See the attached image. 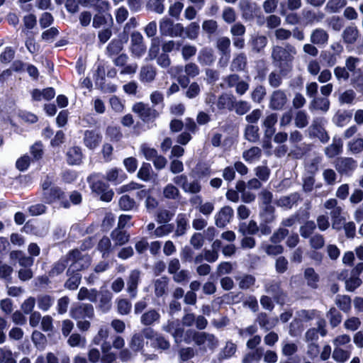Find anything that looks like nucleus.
I'll list each match as a JSON object with an SVG mask.
<instances>
[{
  "label": "nucleus",
  "instance_id": "57",
  "mask_svg": "<svg viewBox=\"0 0 363 363\" xmlns=\"http://www.w3.org/2000/svg\"><path fill=\"white\" fill-rule=\"evenodd\" d=\"M335 303L337 307L345 313H348L351 309V298L348 296H337Z\"/></svg>",
  "mask_w": 363,
  "mask_h": 363
},
{
  "label": "nucleus",
  "instance_id": "52",
  "mask_svg": "<svg viewBox=\"0 0 363 363\" xmlns=\"http://www.w3.org/2000/svg\"><path fill=\"white\" fill-rule=\"evenodd\" d=\"M308 124V116L305 111L299 110L294 116V125L298 128H304Z\"/></svg>",
  "mask_w": 363,
  "mask_h": 363
},
{
  "label": "nucleus",
  "instance_id": "39",
  "mask_svg": "<svg viewBox=\"0 0 363 363\" xmlns=\"http://www.w3.org/2000/svg\"><path fill=\"white\" fill-rule=\"evenodd\" d=\"M199 62L205 66L211 65L215 61L213 51L210 48H203L198 55Z\"/></svg>",
  "mask_w": 363,
  "mask_h": 363
},
{
  "label": "nucleus",
  "instance_id": "30",
  "mask_svg": "<svg viewBox=\"0 0 363 363\" xmlns=\"http://www.w3.org/2000/svg\"><path fill=\"white\" fill-rule=\"evenodd\" d=\"M359 37V30L354 26H350L345 28L342 31V38L344 43L347 44H353Z\"/></svg>",
  "mask_w": 363,
  "mask_h": 363
},
{
  "label": "nucleus",
  "instance_id": "54",
  "mask_svg": "<svg viewBox=\"0 0 363 363\" xmlns=\"http://www.w3.org/2000/svg\"><path fill=\"white\" fill-rule=\"evenodd\" d=\"M237 346L235 343L228 341L226 342L224 348L219 353L218 359L223 360L231 357L236 352Z\"/></svg>",
  "mask_w": 363,
  "mask_h": 363
},
{
  "label": "nucleus",
  "instance_id": "37",
  "mask_svg": "<svg viewBox=\"0 0 363 363\" xmlns=\"http://www.w3.org/2000/svg\"><path fill=\"white\" fill-rule=\"evenodd\" d=\"M230 40L229 38L223 36L220 37L216 40V48L219 50V52L224 56H226L227 58L225 60V64L226 65L228 60V57L230 56Z\"/></svg>",
  "mask_w": 363,
  "mask_h": 363
},
{
  "label": "nucleus",
  "instance_id": "14",
  "mask_svg": "<svg viewBox=\"0 0 363 363\" xmlns=\"http://www.w3.org/2000/svg\"><path fill=\"white\" fill-rule=\"evenodd\" d=\"M102 140L101 134L96 130H86L84 133V144L89 150L96 148Z\"/></svg>",
  "mask_w": 363,
  "mask_h": 363
},
{
  "label": "nucleus",
  "instance_id": "60",
  "mask_svg": "<svg viewBox=\"0 0 363 363\" xmlns=\"http://www.w3.org/2000/svg\"><path fill=\"white\" fill-rule=\"evenodd\" d=\"M347 4V0H329L325 10L329 13H337Z\"/></svg>",
  "mask_w": 363,
  "mask_h": 363
},
{
  "label": "nucleus",
  "instance_id": "17",
  "mask_svg": "<svg viewBox=\"0 0 363 363\" xmlns=\"http://www.w3.org/2000/svg\"><path fill=\"white\" fill-rule=\"evenodd\" d=\"M330 102L326 97H314L310 102L308 108L311 112L320 111L326 113L330 108Z\"/></svg>",
  "mask_w": 363,
  "mask_h": 363
},
{
  "label": "nucleus",
  "instance_id": "29",
  "mask_svg": "<svg viewBox=\"0 0 363 363\" xmlns=\"http://www.w3.org/2000/svg\"><path fill=\"white\" fill-rule=\"evenodd\" d=\"M235 99V98L233 95L223 94L219 96L216 106L220 110L228 109L229 111H233Z\"/></svg>",
  "mask_w": 363,
  "mask_h": 363
},
{
  "label": "nucleus",
  "instance_id": "22",
  "mask_svg": "<svg viewBox=\"0 0 363 363\" xmlns=\"http://www.w3.org/2000/svg\"><path fill=\"white\" fill-rule=\"evenodd\" d=\"M175 222L176 229L174 236L180 237L184 235L189 228V221L185 213H179L176 218Z\"/></svg>",
  "mask_w": 363,
  "mask_h": 363
},
{
  "label": "nucleus",
  "instance_id": "53",
  "mask_svg": "<svg viewBox=\"0 0 363 363\" xmlns=\"http://www.w3.org/2000/svg\"><path fill=\"white\" fill-rule=\"evenodd\" d=\"M67 254L62 257L59 261H57L53 265L52 269L50 272V275H57L64 272L67 267H69V262L67 260Z\"/></svg>",
  "mask_w": 363,
  "mask_h": 363
},
{
  "label": "nucleus",
  "instance_id": "8",
  "mask_svg": "<svg viewBox=\"0 0 363 363\" xmlns=\"http://www.w3.org/2000/svg\"><path fill=\"white\" fill-rule=\"evenodd\" d=\"M132 111L137 113L144 122H149L155 120L159 116V112L155 108L150 107L148 104L143 102H138L133 106Z\"/></svg>",
  "mask_w": 363,
  "mask_h": 363
},
{
  "label": "nucleus",
  "instance_id": "41",
  "mask_svg": "<svg viewBox=\"0 0 363 363\" xmlns=\"http://www.w3.org/2000/svg\"><path fill=\"white\" fill-rule=\"evenodd\" d=\"M247 65V57L244 53H239L235 56L230 63V69L233 72L243 70Z\"/></svg>",
  "mask_w": 363,
  "mask_h": 363
},
{
  "label": "nucleus",
  "instance_id": "55",
  "mask_svg": "<svg viewBox=\"0 0 363 363\" xmlns=\"http://www.w3.org/2000/svg\"><path fill=\"white\" fill-rule=\"evenodd\" d=\"M122 170L117 168H113L107 172L106 179L107 181L118 184L123 182L125 179V174H121Z\"/></svg>",
  "mask_w": 363,
  "mask_h": 363
},
{
  "label": "nucleus",
  "instance_id": "47",
  "mask_svg": "<svg viewBox=\"0 0 363 363\" xmlns=\"http://www.w3.org/2000/svg\"><path fill=\"white\" fill-rule=\"evenodd\" d=\"M262 155V150L258 147H252L242 152V158L247 162H252L259 160Z\"/></svg>",
  "mask_w": 363,
  "mask_h": 363
},
{
  "label": "nucleus",
  "instance_id": "13",
  "mask_svg": "<svg viewBox=\"0 0 363 363\" xmlns=\"http://www.w3.org/2000/svg\"><path fill=\"white\" fill-rule=\"evenodd\" d=\"M357 166V162L351 157H339L335 162V167L340 174H350Z\"/></svg>",
  "mask_w": 363,
  "mask_h": 363
},
{
  "label": "nucleus",
  "instance_id": "15",
  "mask_svg": "<svg viewBox=\"0 0 363 363\" xmlns=\"http://www.w3.org/2000/svg\"><path fill=\"white\" fill-rule=\"evenodd\" d=\"M98 296L99 297L97 305L98 310L102 313L108 312L112 307V293L108 289H104L99 291Z\"/></svg>",
  "mask_w": 363,
  "mask_h": 363
},
{
  "label": "nucleus",
  "instance_id": "56",
  "mask_svg": "<svg viewBox=\"0 0 363 363\" xmlns=\"http://www.w3.org/2000/svg\"><path fill=\"white\" fill-rule=\"evenodd\" d=\"M351 116V114L346 111H339L334 116L333 122L337 126L342 127L350 121Z\"/></svg>",
  "mask_w": 363,
  "mask_h": 363
},
{
  "label": "nucleus",
  "instance_id": "45",
  "mask_svg": "<svg viewBox=\"0 0 363 363\" xmlns=\"http://www.w3.org/2000/svg\"><path fill=\"white\" fill-rule=\"evenodd\" d=\"M304 278L307 281V284L313 288L318 287V282L319 281V276L312 267H308L304 271Z\"/></svg>",
  "mask_w": 363,
  "mask_h": 363
},
{
  "label": "nucleus",
  "instance_id": "44",
  "mask_svg": "<svg viewBox=\"0 0 363 363\" xmlns=\"http://www.w3.org/2000/svg\"><path fill=\"white\" fill-rule=\"evenodd\" d=\"M55 92L52 88H48L40 91L38 89H34L32 92V97L35 101H40L43 99L49 101L54 98Z\"/></svg>",
  "mask_w": 363,
  "mask_h": 363
},
{
  "label": "nucleus",
  "instance_id": "9",
  "mask_svg": "<svg viewBox=\"0 0 363 363\" xmlns=\"http://www.w3.org/2000/svg\"><path fill=\"white\" fill-rule=\"evenodd\" d=\"M130 51L137 58L141 57L146 52L143 37L138 31H134L130 35Z\"/></svg>",
  "mask_w": 363,
  "mask_h": 363
},
{
  "label": "nucleus",
  "instance_id": "38",
  "mask_svg": "<svg viewBox=\"0 0 363 363\" xmlns=\"http://www.w3.org/2000/svg\"><path fill=\"white\" fill-rule=\"evenodd\" d=\"M128 346L133 352H143L145 346L143 335L138 333H134L129 341Z\"/></svg>",
  "mask_w": 363,
  "mask_h": 363
},
{
  "label": "nucleus",
  "instance_id": "23",
  "mask_svg": "<svg viewBox=\"0 0 363 363\" xmlns=\"http://www.w3.org/2000/svg\"><path fill=\"white\" fill-rule=\"evenodd\" d=\"M111 238L113 242V247H116L127 243L129 240L130 235L127 232L116 228L111 233Z\"/></svg>",
  "mask_w": 363,
  "mask_h": 363
},
{
  "label": "nucleus",
  "instance_id": "34",
  "mask_svg": "<svg viewBox=\"0 0 363 363\" xmlns=\"http://www.w3.org/2000/svg\"><path fill=\"white\" fill-rule=\"evenodd\" d=\"M342 142L340 139L333 138V143L325 148V154L328 158L340 155L342 151Z\"/></svg>",
  "mask_w": 363,
  "mask_h": 363
},
{
  "label": "nucleus",
  "instance_id": "21",
  "mask_svg": "<svg viewBox=\"0 0 363 363\" xmlns=\"http://www.w3.org/2000/svg\"><path fill=\"white\" fill-rule=\"evenodd\" d=\"M301 196L298 193H293L288 196H284L276 200L275 203L281 208H291L298 203Z\"/></svg>",
  "mask_w": 363,
  "mask_h": 363
},
{
  "label": "nucleus",
  "instance_id": "7",
  "mask_svg": "<svg viewBox=\"0 0 363 363\" xmlns=\"http://www.w3.org/2000/svg\"><path fill=\"white\" fill-rule=\"evenodd\" d=\"M289 103V98L286 91L277 89L272 92L269 96V108L274 111L283 110Z\"/></svg>",
  "mask_w": 363,
  "mask_h": 363
},
{
  "label": "nucleus",
  "instance_id": "20",
  "mask_svg": "<svg viewBox=\"0 0 363 363\" xmlns=\"http://www.w3.org/2000/svg\"><path fill=\"white\" fill-rule=\"evenodd\" d=\"M264 288L265 291L272 295L277 301L284 299V294L280 287V283L279 281H269L265 284Z\"/></svg>",
  "mask_w": 363,
  "mask_h": 363
},
{
  "label": "nucleus",
  "instance_id": "24",
  "mask_svg": "<svg viewBox=\"0 0 363 363\" xmlns=\"http://www.w3.org/2000/svg\"><path fill=\"white\" fill-rule=\"evenodd\" d=\"M157 70L152 65H145L140 68L139 78L142 82L150 83L155 79Z\"/></svg>",
  "mask_w": 363,
  "mask_h": 363
},
{
  "label": "nucleus",
  "instance_id": "50",
  "mask_svg": "<svg viewBox=\"0 0 363 363\" xmlns=\"http://www.w3.org/2000/svg\"><path fill=\"white\" fill-rule=\"evenodd\" d=\"M245 138L251 143L258 141L259 138L258 126L247 125L245 129Z\"/></svg>",
  "mask_w": 363,
  "mask_h": 363
},
{
  "label": "nucleus",
  "instance_id": "48",
  "mask_svg": "<svg viewBox=\"0 0 363 363\" xmlns=\"http://www.w3.org/2000/svg\"><path fill=\"white\" fill-rule=\"evenodd\" d=\"M302 14L308 24H312L314 22H320L325 17V14L321 11L315 12L310 10H303Z\"/></svg>",
  "mask_w": 363,
  "mask_h": 363
},
{
  "label": "nucleus",
  "instance_id": "31",
  "mask_svg": "<svg viewBox=\"0 0 363 363\" xmlns=\"http://www.w3.org/2000/svg\"><path fill=\"white\" fill-rule=\"evenodd\" d=\"M324 208L330 211L331 218H336L342 213V206L338 205V202L335 199H330L325 201L323 204Z\"/></svg>",
  "mask_w": 363,
  "mask_h": 363
},
{
  "label": "nucleus",
  "instance_id": "40",
  "mask_svg": "<svg viewBox=\"0 0 363 363\" xmlns=\"http://www.w3.org/2000/svg\"><path fill=\"white\" fill-rule=\"evenodd\" d=\"M67 162L69 164H79L82 160V152L79 147H70L67 152Z\"/></svg>",
  "mask_w": 363,
  "mask_h": 363
},
{
  "label": "nucleus",
  "instance_id": "59",
  "mask_svg": "<svg viewBox=\"0 0 363 363\" xmlns=\"http://www.w3.org/2000/svg\"><path fill=\"white\" fill-rule=\"evenodd\" d=\"M165 0H148L147 3V9L154 11L156 13L162 14L165 10L164 4Z\"/></svg>",
  "mask_w": 363,
  "mask_h": 363
},
{
  "label": "nucleus",
  "instance_id": "2",
  "mask_svg": "<svg viewBox=\"0 0 363 363\" xmlns=\"http://www.w3.org/2000/svg\"><path fill=\"white\" fill-rule=\"evenodd\" d=\"M194 342L199 350L203 352L214 350L218 345V340L213 334L188 330L185 333L184 342L187 344Z\"/></svg>",
  "mask_w": 363,
  "mask_h": 363
},
{
  "label": "nucleus",
  "instance_id": "16",
  "mask_svg": "<svg viewBox=\"0 0 363 363\" xmlns=\"http://www.w3.org/2000/svg\"><path fill=\"white\" fill-rule=\"evenodd\" d=\"M278 117L275 113H271L267 115L262 121L264 128V135L267 139H270L275 133V125L277 123Z\"/></svg>",
  "mask_w": 363,
  "mask_h": 363
},
{
  "label": "nucleus",
  "instance_id": "49",
  "mask_svg": "<svg viewBox=\"0 0 363 363\" xmlns=\"http://www.w3.org/2000/svg\"><path fill=\"white\" fill-rule=\"evenodd\" d=\"M263 352L262 347H257L254 351L247 353L242 359V363L259 362L263 355Z\"/></svg>",
  "mask_w": 363,
  "mask_h": 363
},
{
  "label": "nucleus",
  "instance_id": "3",
  "mask_svg": "<svg viewBox=\"0 0 363 363\" xmlns=\"http://www.w3.org/2000/svg\"><path fill=\"white\" fill-rule=\"evenodd\" d=\"M69 267L67 271V275L78 273L80 271L87 269L91 264V257L82 253L77 249L71 250L67 253Z\"/></svg>",
  "mask_w": 363,
  "mask_h": 363
},
{
  "label": "nucleus",
  "instance_id": "43",
  "mask_svg": "<svg viewBox=\"0 0 363 363\" xmlns=\"http://www.w3.org/2000/svg\"><path fill=\"white\" fill-rule=\"evenodd\" d=\"M257 321L262 328L269 330L277 324L278 319L270 320L267 313H260L257 316Z\"/></svg>",
  "mask_w": 363,
  "mask_h": 363
},
{
  "label": "nucleus",
  "instance_id": "11",
  "mask_svg": "<svg viewBox=\"0 0 363 363\" xmlns=\"http://www.w3.org/2000/svg\"><path fill=\"white\" fill-rule=\"evenodd\" d=\"M44 199L49 203H53L57 200L60 201L61 206L65 208L70 206L69 202L66 199L65 192L57 186H53L52 189L45 191L43 194Z\"/></svg>",
  "mask_w": 363,
  "mask_h": 363
},
{
  "label": "nucleus",
  "instance_id": "26",
  "mask_svg": "<svg viewBox=\"0 0 363 363\" xmlns=\"http://www.w3.org/2000/svg\"><path fill=\"white\" fill-rule=\"evenodd\" d=\"M260 248L269 256H277L284 252V247L278 243L262 242Z\"/></svg>",
  "mask_w": 363,
  "mask_h": 363
},
{
  "label": "nucleus",
  "instance_id": "64",
  "mask_svg": "<svg viewBox=\"0 0 363 363\" xmlns=\"http://www.w3.org/2000/svg\"><path fill=\"white\" fill-rule=\"evenodd\" d=\"M46 363H70L69 357L65 354L60 355V358L53 352H48L45 357Z\"/></svg>",
  "mask_w": 363,
  "mask_h": 363
},
{
  "label": "nucleus",
  "instance_id": "28",
  "mask_svg": "<svg viewBox=\"0 0 363 363\" xmlns=\"http://www.w3.org/2000/svg\"><path fill=\"white\" fill-rule=\"evenodd\" d=\"M352 345L347 346V349L334 348L333 352V359L338 363H344L347 361L351 355Z\"/></svg>",
  "mask_w": 363,
  "mask_h": 363
},
{
  "label": "nucleus",
  "instance_id": "1",
  "mask_svg": "<svg viewBox=\"0 0 363 363\" xmlns=\"http://www.w3.org/2000/svg\"><path fill=\"white\" fill-rule=\"evenodd\" d=\"M297 54V50L291 43H285L283 45H274L272 48L271 57L272 63L283 72L287 68L291 67V64Z\"/></svg>",
  "mask_w": 363,
  "mask_h": 363
},
{
  "label": "nucleus",
  "instance_id": "61",
  "mask_svg": "<svg viewBox=\"0 0 363 363\" xmlns=\"http://www.w3.org/2000/svg\"><path fill=\"white\" fill-rule=\"evenodd\" d=\"M327 318L329 319L332 328L337 327L342 321V315L335 308H331L327 313Z\"/></svg>",
  "mask_w": 363,
  "mask_h": 363
},
{
  "label": "nucleus",
  "instance_id": "62",
  "mask_svg": "<svg viewBox=\"0 0 363 363\" xmlns=\"http://www.w3.org/2000/svg\"><path fill=\"white\" fill-rule=\"evenodd\" d=\"M288 235L289 230L285 228L280 227L272 233L269 241L272 243L279 244Z\"/></svg>",
  "mask_w": 363,
  "mask_h": 363
},
{
  "label": "nucleus",
  "instance_id": "63",
  "mask_svg": "<svg viewBox=\"0 0 363 363\" xmlns=\"http://www.w3.org/2000/svg\"><path fill=\"white\" fill-rule=\"evenodd\" d=\"M0 363H17L10 349L5 347L0 348Z\"/></svg>",
  "mask_w": 363,
  "mask_h": 363
},
{
  "label": "nucleus",
  "instance_id": "5",
  "mask_svg": "<svg viewBox=\"0 0 363 363\" xmlns=\"http://www.w3.org/2000/svg\"><path fill=\"white\" fill-rule=\"evenodd\" d=\"M160 32L162 35L169 37H181L184 31V28L181 23H174L168 18H163L159 24Z\"/></svg>",
  "mask_w": 363,
  "mask_h": 363
},
{
  "label": "nucleus",
  "instance_id": "10",
  "mask_svg": "<svg viewBox=\"0 0 363 363\" xmlns=\"http://www.w3.org/2000/svg\"><path fill=\"white\" fill-rule=\"evenodd\" d=\"M69 315L75 320L85 318L92 319L94 316V308L90 303H81L70 309Z\"/></svg>",
  "mask_w": 363,
  "mask_h": 363
},
{
  "label": "nucleus",
  "instance_id": "18",
  "mask_svg": "<svg viewBox=\"0 0 363 363\" xmlns=\"http://www.w3.org/2000/svg\"><path fill=\"white\" fill-rule=\"evenodd\" d=\"M140 278V272L134 269L130 272L127 280V291L132 298H135L137 294V288Z\"/></svg>",
  "mask_w": 363,
  "mask_h": 363
},
{
  "label": "nucleus",
  "instance_id": "4",
  "mask_svg": "<svg viewBox=\"0 0 363 363\" xmlns=\"http://www.w3.org/2000/svg\"><path fill=\"white\" fill-rule=\"evenodd\" d=\"M325 120L323 117H315L313 119L307 132L311 138H318L321 143L328 142L330 137L325 129Z\"/></svg>",
  "mask_w": 363,
  "mask_h": 363
},
{
  "label": "nucleus",
  "instance_id": "42",
  "mask_svg": "<svg viewBox=\"0 0 363 363\" xmlns=\"http://www.w3.org/2000/svg\"><path fill=\"white\" fill-rule=\"evenodd\" d=\"M38 307L43 311H48L53 305L54 297L48 294H41L37 297Z\"/></svg>",
  "mask_w": 363,
  "mask_h": 363
},
{
  "label": "nucleus",
  "instance_id": "51",
  "mask_svg": "<svg viewBox=\"0 0 363 363\" xmlns=\"http://www.w3.org/2000/svg\"><path fill=\"white\" fill-rule=\"evenodd\" d=\"M359 62V59L355 57L350 56L346 59L345 67L350 74H352V77L356 76L360 72V69L357 68Z\"/></svg>",
  "mask_w": 363,
  "mask_h": 363
},
{
  "label": "nucleus",
  "instance_id": "32",
  "mask_svg": "<svg viewBox=\"0 0 363 363\" xmlns=\"http://www.w3.org/2000/svg\"><path fill=\"white\" fill-rule=\"evenodd\" d=\"M162 196L166 199L175 201L181 198V192L177 186L169 183L164 186Z\"/></svg>",
  "mask_w": 363,
  "mask_h": 363
},
{
  "label": "nucleus",
  "instance_id": "46",
  "mask_svg": "<svg viewBox=\"0 0 363 363\" xmlns=\"http://www.w3.org/2000/svg\"><path fill=\"white\" fill-rule=\"evenodd\" d=\"M128 40V36L125 35L123 40H113L107 46V51L110 55H118L123 49V43Z\"/></svg>",
  "mask_w": 363,
  "mask_h": 363
},
{
  "label": "nucleus",
  "instance_id": "33",
  "mask_svg": "<svg viewBox=\"0 0 363 363\" xmlns=\"http://www.w3.org/2000/svg\"><path fill=\"white\" fill-rule=\"evenodd\" d=\"M240 289L246 290L254 286L256 281L255 277L251 274H241L235 277Z\"/></svg>",
  "mask_w": 363,
  "mask_h": 363
},
{
  "label": "nucleus",
  "instance_id": "6",
  "mask_svg": "<svg viewBox=\"0 0 363 363\" xmlns=\"http://www.w3.org/2000/svg\"><path fill=\"white\" fill-rule=\"evenodd\" d=\"M89 180L92 191L99 194L102 201L108 202L112 199L113 192L108 189V186L106 184L99 180L96 175L89 177Z\"/></svg>",
  "mask_w": 363,
  "mask_h": 363
},
{
  "label": "nucleus",
  "instance_id": "19",
  "mask_svg": "<svg viewBox=\"0 0 363 363\" xmlns=\"http://www.w3.org/2000/svg\"><path fill=\"white\" fill-rule=\"evenodd\" d=\"M329 35L323 28L314 29L310 35L311 43L317 45H324L328 43Z\"/></svg>",
  "mask_w": 363,
  "mask_h": 363
},
{
  "label": "nucleus",
  "instance_id": "36",
  "mask_svg": "<svg viewBox=\"0 0 363 363\" xmlns=\"http://www.w3.org/2000/svg\"><path fill=\"white\" fill-rule=\"evenodd\" d=\"M169 279L167 277H162L154 281V292L157 297H161L166 294Z\"/></svg>",
  "mask_w": 363,
  "mask_h": 363
},
{
  "label": "nucleus",
  "instance_id": "58",
  "mask_svg": "<svg viewBox=\"0 0 363 363\" xmlns=\"http://www.w3.org/2000/svg\"><path fill=\"white\" fill-rule=\"evenodd\" d=\"M250 108L251 106L249 102L242 100L236 101V99H235L233 111H235L238 115H244L247 113Z\"/></svg>",
  "mask_w": 363,
  "mask_h": 363
},
{
  "label": "nucleus",
  "instance_id": "27",
  "mask_svg": "<svg viewBox=\"0 0 363 363\" xmlns=\"http://www.w3.org/2000/svg\"><path fill=\"white\" fill-rule=\"evenodd\" d=\"M114 248L115 247L112 245L111 239L107 236H104L97 245V249L102 254L103 258L108 257Z\"/></svg>",
  "mask_w": 363,
  "mask_h": 363
},
{
  "label": "nucleus",
  "instance_id": "25",
  "mask_svg": "<svg viewBox=\"0 0 363 363\" xmlns=\"http://www.w3.org/2000/svg\"><path fill=\"white\" fill-rule=\"evenodd\" d=\"M160 319V313L155 309H150L142 314L140 323L145 326H150L158 323Z\"/></svg>",
  "mask_w": 363,
  "mask_h": 363
},
{
  "label": "nucleus",
  "instance_id": "12",
  "mask_svg": "<svg viewBox=\"0 0 363 363\" xmlns=\"http://www.w3.org/2000/svg\"><path fill=\"white\" fill-rule=\"evenodd\" d=\"M234 211L229 206L222 207L215 215V225L219 228H225L233 217Z\"/></svg>",
  "mask_w": 363,
  "mask_h": 363
},
{
  "label": "nucleus",
  "instance_id": "35",
  "mask_svg": "<svg viewBox=\"0 0 363 363\" xmlns=\"http://www.w3.org/2000/svg\"><path fill=\"white\" fill-rule=\"evenodd\" d=\"M99 295V291L96 289H87L86 287L80 288L78 294L77 299L79 301L88 300L91 302H96Z\"/></svg>",
  "mask_w": 363,
  "mask_h": 363
}]
</instances>
